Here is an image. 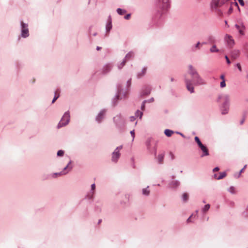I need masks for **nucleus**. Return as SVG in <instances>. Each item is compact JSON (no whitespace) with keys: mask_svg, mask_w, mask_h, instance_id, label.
<instances>
[{"mask_svg":"<svg viewBox=\"0 0 248 248\" xmlns=\"http://www.w3.org/2000/svg\"><path fill=\"white\" fill-rule=\"evenodd\" d=\"M170 6V0H156V19L160 22Z\"/></svg>","mask_w":248,"mask_h":248,"instance_id":"1","label":"nucleus"},{"mask_svg":"<svg viewBox=\"0 0 248 248\" xmlns=\"http://www.w3.org/2000/svg\"><path fill=\"white\" fill-rule=\"evenodd\" d=\"M192 79L190 80L187 78L186 76H185V82L186 84V88L190 93H193L194 92V89L192 83V81L195 85L205 84L204 80L200 77L198 73L197 74V76L192 77Z\"/></svg>","mask_w":248,"mask_h":248,"instance_id":"2","label":"nucleus"},{"mask_svg":"<svg viewBox=\"0 0 248 248\" xmlns=\"http://www.w3.org/2000/svg\"><path fill=\"white\" fill-rule=\"evenodd\" d=\"M226 4H234L238 6V4L235 1V0H212L210 4L211 8L212 10H214L216 12H220V11L218 9V7H220Z\"/></svg>","mask_w":248,"mask_h":248,"instance_id":"3","label":"nucleus"},{"mask_svg":"<svg viewBox=\"0 0 248 248\" xmlns=\"http://www.w3.org/2000/svg\"><path fill=\"white\" fill-rule=\"evenodd\" d=\"M222 99L224 102L222 106L221 113L226 114L228 113L229 107V96L228 94L220 95L218 96L217 101Z\"/></svg>","mask_w":248,"mask_h":248,"instance_id":"4","label":"nucleus"},{"mask_svg":"<svg viewBox=\"0 0 248 248\" xmlns=\"http://www.w3.org/2000/svg\"><path fill=\"white\" fill-rule=\"evenodd\" d=\"M69 117H70V116H69V113L67 112H65L64 114L61 121L59 123V124L58 125V127L60 128V127L63 126L65 125L66 124H67L69 122Z\"/></svg>","mask_w":248,"mask_h":248,"instance_id":"5","label":"nucleus"},{"mask_svg":"<svg viewBox=\"0 0 248 248\" xmlns=\"http://www.w3.org/2000/svg\"><path fill=\"white\" fill-rule=\"evenodd\" d=\"M236 30L238 31L240 34L243 35L245 34V31L246 27L244 24L242 22H239L234 25Z\"/></svg>","mask_w":248,"mask_h":248,"instance_id":"6","label":"nucleus"},{"mask_svg":"<svg viewBox=\"0 0 248 248\" xmlns=\"http://www.w3.org/2000/svg\"><path fill=\"white\" fill-rule=\"evenodd\" d=\"M134 56V54L133 52H130L127 53L123 61L118 65V68L119 69L122 68V67L125 65L126 61L129 60L131 58H133Z\"/></svg>","mask_w":248,"mask_h":248,"instance_id":"7","label":"nucleus"},{"mask_svg":"<svg viewBox=\"0 0 248 248\" xmlns=\"http://www.w3.org/2000/svg\"><path fill=\"white\" fill-rule=\"evenodd\" d=\"M122 149V147H117L114 152L112 154V161L113 162H117L118 158L120 156V154L119 153L120 150Z\"/></svg>","mask_w":248,"mask_h":248,"instance_id":"8","label":"nucleus"},{"mask_svg":"<svg viewBox=\"0 0 248 248\" xmlns=\"http://www.w3.org/2000/svg\"><path fill=\"white\" fill-rule=\"evenodd\" d=\"M22 27V36L23 37H26L29 36V31L28 29V25L25 24L23 22H21Z\"/></svg>","mask_w":248,"mask_h":248,"instance_id":"9","label":"nucleus"},{"mask_svg":"<svg viewBox=\"0 0 248 248\" xmlns=\"http://www.w3.org/2000/svg\"><path fill=\"white\" fill-rule=\"evenodd\" d=\"M225 40L227 43L228 46L230 47H232L234 44V41L232 38V37L229 34H226L225 37Z\"/></svg>","mask_w":248,"mask_h":248,"instance_id":"10","label":"nucleus"},{"mask_svg":"<svg viewBox=\"0 0 248 248\" xmlns=\"http://www.w3.org/2000/svg\"><path fill=\"white\" fill-rule=\"evenodd\" d=\"M199 147L202 152L201 155V157H202L205 156H207L209 155L208 150L205 145L202 144V145L200 146Z\"/></svg>","mask_w":248,"mask_h":248,"instance_id":"11","label":"nucleus"},{"mask_svg":"<svg viewBox=\"0 0 248 248\" xmlns=\"http://www.w3.org/2000/svg\"><path fill=\"white\" fill-rule=\"evenodd\" d=\"M188 73L191 76V78L194 77L195 76H197V74L198 73L196 70L194 69L192 65H189L188 66Z\"/></svg>","mask_w":248,"mask_h":248,"instance_id":"12","label":"nucleus"},{"mask_svg":"<svg viewBox=\"0 0 248 248\" xmlns=\"http://www.w3.org/2000/svg\"><path fill=\"white\" fill-rule=\"evenodd\" d=\"M71 168H69V164L67 165L64 169L63 170L61 171V172L60 173H54L53 174V177H57V176H61V175H64L65 174H66L67 173L68 171H65V170L69 169V170H70L71 169Z\"/></svg>","mask_w":248,"mask_h":248,"instance_id":"13","label":"nucleus"},{"mask_svg":"<svg viewBox=\"0 0 248 248\" xmlns=\"http://www.w3.org/2000/svg\"><path fill=\"white\" fill-rule=\"evenodd\" d=\"M240 55V51L238 50H234L231 52V56L233 59H237Z\"/></svg>","mask_w":248,"mask_h":248,"instance_id":"14","label":"nucleus"},{"mask_svg":"<svg viewBox=\"0 0 248 248\" xmlns=\"http://www.w3.org/2000/svg\"><path fill=\"white\" fill-rule=\"evenodd\" d=\"M105 114V110H102L100 111V112L98 114L97 116L96 117V120L97 122L99 123L101 122L102 120L103 119L104 115Z\"/></svg>","mask_w":248,"mask_h":248,"instance_id":"15","label":"nucleus"},{"mask_svg":"<svg viewBox=\"0 0 248 248\" xmlns=\"http://www.w3.org/2000/svg\"><path fill=\"white\" fill-rule=\"evenodd\" d=\"M180 183L177 180H173L170 184V187L171 188H176L178 187Z\"/></svg>","mask_w":248,"mask_h":248,"instance_id":"16","label":"nucleus"},{"mask_svg":"<svg viewBox=\"0 0 248 248\" xmlns=\"http://www.w3.org/2000/svg\"><path fill=\"white\" fill-rule=\"evenodd\" d=\"M164 156H165L164 153H161L158 155L157 162L159 164H161L163 163Z\"/></svg>","mask_w":248,"mask_h":248,"instance_id":"17","label":"nucleus"},{"mask_svg":"<svg viewBox=\"0 0 248 248\" xmlns=\"http://www.w3.org/2000/svg\"><path fill=\"white\" fill-rule=\"evenodd\" d=\"M150 93V89L149 88H146L144 89H143L142 92H141V96H146Z\"/></svg>","mask_w":248,"mask_h":248,"instance_id":"18","label":"nucleus"},{"mask_svg":"<svg viewBox=\"0 0 248 248\" xmlns=\"http://www.w3.org/2000/svg\"><path fill=\"white\" fill-rule=\"evenodd\" d=\"M200 45L201 43L200 42H197V43L196 45L192 46L191 50L193 52H195L196 50L200 49L201 48Z\"/></svg>","mask_w":248,"mask_h":248,"instance_id":"19","label":"nucleus"},{"mask_svg":"<svg viewBox=\"0 0 248 248\" xmlns=\"http://www.w3.org/2000/svg\"><path fill=\"white\" fill-rule=\"evenodd\" d=\"M174 132L171 130L166 129L164 131V134L168 137H170Z\"/></svg>","mask_w":248,"mask_h":248,"instance_id":"20","label":"nucleus"},{"mask_svg":"<svg viewBox=\"0 0 248 248\" xmlns=\"http://www.w3.org/2000/svg\"><path fill=\"white\" fill-rule=\"evenodd\" d=\"M59 95H60V91L59 90H57L55 92V96L52 101V103H54L56 101V100L59 98Z\"/></svg>","mask_w":248,"mask_h":248,"instance_id":"21","label":"nucleus"},{"mask_svg":"<svg viewBox=\"0 0 248 248\" xmlns=\"http://www.w3.org/2000/svg\"><path fill=\"white\" fill-rule=\"evenodd\" d=\"M182 200L184 202H186L188 199V195L186 193H183L182 195Z\"/></svg>","mask_w":248,"mask_h":248,"instance_id":"22","label":"nucleus"},{"mask_svg":"<svg viewBox=\"0 0 248 248\" xmlns=\"http://www.w3.org/2000/svg\"><path fill=\"white\" fill-rule=\"evenodd\" d=\"M210 51L211 52H217L219 50L217 48L216 45H214L211 47Z\"/></svg>","mask_w":248,"mask_h":248,"instance_id":"23","label":"nucleus"},{"mask_svg":"<svg viewBox=\"0 0 248 248\" xmlns=\"http://www.w3.org/2000/svg\"><path fill=\"white\" fill-rule=\"evenodd\" d=\"M226 175L225 172H221L219 173V175L217 178V180H220L223 178Z\"/></svg>","mask_w":248,"mask_h":248,"instance_id":"24","label":"nucleus"},{"mask_svg":"<svg viewBox=\"0 0 248 248\" xmlns=\"http://www.w3.org/2000/svg\"><path fill=\"white\" fill-rule=\"evenodd\" d=\"M146 71V68H144L142 69V72L141 73H138V78H140L141 77H142L145 74Z\"/></svg>","mask_w":248,"mask_h":248,"instance_id":"25","label":"nucleus"},{"mask_svg":"<svg viewBox=\"0 0 248 248\" xmlns=\"http://www.w3.org/2000/svg\"><path fill=\"white\" fill-rule=\"evenodd\" d=\"M210 207V205L209 204H206L203 208L202 209V211L203 212H206L209 210Z\"/></svg>","mask_w":248,"mask_h":248,"instance_id":"26","label":"nucleus"},{"mask_svg":"<svg viewBox=\"0 0 248 248\" xmlns=\"http://www.w3.org/2000/svg\"><path fill=\"white\" fill-rule=\"evenodd\" d=\"M228 191L230 192L232 194H235V188L232 186H230L228 189Z\"/></svg>","mask_w":248,"mask_h":248,"instance_id":"27","label":"nucleus"},{"mask_svg":"<svg viewBox=\"0 0 248 248\" xmlns=\"http://www.w3.org/2000/svg\"><path fill=\"white\" fill-rule=\"evenodd\" d=\"M117 13L120 15H123L126 13L125 10H123L121 8H118L117 10Z\"/></svg>","mask_w":248,"mask_h":248,"instance_id":"28","label":"nucleus"},{"mask_svg":"<svg viewBox=\"0 0 248 248\" xmlns=\"http://www.w3.org/2000/svg\"><path fill=\"white\" fill-rule=\"evenodd\" d=\"M194 140L195 142H196V143L198 144L199 147L202 144L199 137L196 136L194 138Z\"/></svg>","mask_w":248,"mask_h":248,"instance_id":"29","label":"nucleus"},{"mask_svg":"<svg viewBox=\"0 0 248 248\" xmlns=\"http://www.w3.org/2000/svg\"><path fill=\"white\" fill-rule=\"evenodd\" d=\"M142 114L143 113L141 111H140L139 110H138L135 113V115L136 117H139L141 119L142 117Z\"/></svg>","mask_w":248,"mask_h":248,"instance_id":"30","label":"nucleus"},{"mask_svg":"<svg viewBox=\"0 0 248 248\" xmlns=\"http://www.w3.org/2000/svg\"><path fill=\"white\" fill-rule=\"evenodd\" d=\"M142 193H143V194H144L145 195H148L150 193V191L149 190H148L147 188H144V189H143V190H142Z\"/></svg>","mask_w":248,"mask_h":248,"instance_id":"31","label":"nucleus"},{"mask_svg":"<svg viewBox=\"0 0 248 248\" xmlns=\"http://www.w3.org/2000/svg\"><path fill=\"white\" fill-rule=\"evenodd\" d=\"M208 40L210 43H213L215 42V39L213 36H209L208 38Z\"/></svg>","mask_w":248,"mask_h":248,"instance_id":"32","label":"nucleus"},{"mask_svg":"<svg viewBox=\"0 0 248 248\" xmlns=\"http://www.w3.org/2000/svg\"><path fill=\"white\" fill-rule=\"evenodd\" d=\"M220 86L221 88H223L226 86L225 80L222 81L220 82Z\"/></svg>","mask_w":248,"mask_h":248,"instance_id":"33","label":"nucleus"},{"mask_svg":"<svg viewBox=\"0 0 248 248\" xmlns=\"http://www.w3.org/2000/svg\"><path fill=\"white\" fill-rule=\"evenodd\" d=\"M64 152L62 150H59L57 153L58 156H62L63 155Z\"/></svg>","mask_w":248,"mask_h":248,"instance_id":"34","label":"nucleus"},{"mask_svg":"<svg viewBox=\"0 0 248 248\" xmlns=\"http://www.w3.org/2000/svg\"><path fill=\"white\" fill-rule=\"evenodd\" d=\"M236 66L238 69V70L240 72L242 71V70L241 66L239 63H237L236 65Z\"/></svg>","mask_w":248,"mask_h":248,"instance_id":"35","label":"nucleus"},{"mask_svg":"<svg viewBox=\"0 0 248 248\" xmlns=\"http://www.w3.org/2000/svg\"><path fill=\"white\" fill-rule=\"evenodd\" d=\"M232 5H231V6L230 7L228 11V14L229 15L231 14L232 11H233V9H232Z\"/></svg>","mask_w":248,"mask_h":248,"instance_id":"36","label":"nucleus"},{"mask_svg":"<svg viewBox=\"0 0 248 248\" xmlns=\"http://www.w3.org/2000/svg\"><path fill=\"white\" fill-rule=\"evenodd\" d=\"M246 167H247V165H245V166H244V167H243V169H242L240 170V172H239V175H238V176H239V177L241 175V173H242V172L243 171V170L246 169Z\"/></svg>","mask_w":248,"mask_h":248,"instance_id":"37","label":"nucleus"},{"mask_svg":"<svg viewBox=\"0 0 248 248\" xmlns=\"http://www.w3.org/2000/svg\"><path fill=\"white\" fill-rule=\"evenodd\" d=\"M130 134L131 135V136H132V140H134V138H135V133H134V130H132L130 132Z\"/></svg>","mask_w":248,"mask_h":248,"instance_id":"38","label":"nucleus"},{"mask_svg":"<svg viewBox=\"0 0 248 248\" xmlns=\"http://www.w3.org/2000/svg\"><path fill=\"white\" fill-rule=\"evenodd\" d=\"M240 4L242 6H244L245 3L243 0H238Z\"/></svg>","mask_w":248,"mask_h":248,"instance_id":"39","label":"nucleus"},{"mask_svg":"<svg viewBox=\"0 0 248 248\" xmlns=\"http://www.w3.org/2000/svg\"><path fill=\"white\" fill-rule=\"evenodd\" d=\"M225 59H226V62H227V63L230 64V63H231V62H230V61L229 60L228 57L227 55H226V56H225Z\"/></svg>","mask_w":248,"mask_h":248,"instance_id":"40","label":"nucleus"},{"mask_svg":"<svg viewBox=\"0 0 248 248\" xmlns=\"http://www.w3.org/2000/svg\"><path fill=\"white\" fill-rule=\"evenodd\" d=\"M130 16H131V15L130 14H127L125 16H124V18L125 19H129L130 18Z\"/></svg>","mask_w":248,"mask_h":248,"instance_id":"41","label":"nucleus"},{"mask_svg":"<svg viewBox=\"0 0 248 248\" xmlns=\"http://www.w3.org/2000/svg\"><path fill=\"white\" fill-rule=\"evenodd\" d=\"M245 121V116H244V118L240 121V124H243Z\"/></svg>","mask_w":248,"mask_h":248,"instance_id":"42","label":"nucleus"},{"mask_svg":"<svg viewBox=\"0 0 248 248\" xmlns=\"http://www.w3.org/2000/svg\"><path fill=\"white\" fill-rule=\"evenodd\" d=\"M220 78L222 79V81L225 80V77H224V75L223 74L221 75L220 76Z\"/></svg>","mask_w":248,"mask_h":248,"instance_id":"43","label":"nucleus"},{"mask_svg":"<svg viewBox=\"0 0 248 248\" xmlns=\"http://www.w3.org/2000/svg\"><path fill=\"white\" fill-rule=\"evenodd\" d=\"M219 170V168L217 167L213 169V171H218Z\"/></svg>","mask_w":248,"mask_h":248,"instance_id":"44","label":"nucleus"},{"mask_svg":"<svg viewBox=\"0 0 248 248\" xmlns=\"http://www.w3.org/2000/svg\"><path fill=\"white\" fill-rule=\"evenodd\" d=\"M91 187H92V189L93 190L95 189V184H93V185H92Z\"/></svg>","mask_w":248,"mask_h":248,"instance_id":"45","label":"nucleus"},{"mask_svg":"<svg viewBox=\"0 0 248 248\" xmlns=\"http://www.w3.org/2000/svg\"><path fill=\"white\" fill-rule=\"evenodd\" d=\"M170 79L171 82H173V81H175V79L172 77H171Z\"/></svg>","mask_w":248,"mask_h":248,"instance_id":"46","label":"nucleus"},{"mask_svg":"<svg viewBox=\"0 0 248 248\" xmlns=\"http://www.w3.org/2000/svg\"><path fill=\"white\" fill-rule=\"evenodd\" d=\"M141 109H142V110H144V104L141 106Z\"/></svg>","mask_w":248,"mask_h":248,"instance_id":"47","label":"nucleus"},{"mask_svg":"<svg viewBox=\"0 0 248 248\" xmlns=\"http://www.w3.org/2000/svg\"><path fill=\"white\" fill-rule=\"evenodd\" d=\"M176 133H177V134H180V135H181L182 137H184V135L182 133H180V132H176Z\"/></svg>","mask_w":248,"mask_h":248,"instance_id":"48","label":"nucleus"},{"mask_svg":"<svg viewBox=\"0 0 248 248\" xmlns=\"http://www.w3.org/2000/svg\"><path fill=\"white\" fill-rule=\"evenodd\" d=\"M150 141V140L148 139L147 141H146V144H147V146H149V142Z\"/></svg>","mask_w":248,"mask_h":248,"instance_id":"49","label":"nucleus"},{"mask_svg":"<svg viewBox=\"0 0 248 248\" xmlns=\"http://www.w3.org/2000/svg\"><path fill=\"white\" fill-rule=\"evenodd\" d=\"M191 216H190V217H189V218L187 219V222H190V218H191Z\"/></svg>","mask_w":248,"mask_h":248,"instance_id":"50","label":"nucleus"},{"mask_svg":"<svg viewBox=\"0 0 248 248\" xmlns=\"http://www.w3.org/2000/svg\"><path fill=\"white\" fill-rule=\"evenodd\" d=\"M101 48L100 47H99V46H97V48H96V49L97 50H99Z\"/></svg>","mask_w":248,"mask_h":248,"instance_id":"51","label":"nucleus"},{"mask_svg":"<svg viewBox=\"0 0 248 248\" xmlns=\"http://www.w3.org/2000/svg\"><path fill=\"white\" fill-rule=\"evenodd\" d=\"M134 117H131V121H134Z\"/></svg>","mask_w":248,"mask_h":248,"instance_id":"52","label":"nucleus"},{"mask_svg":"<svg viewBox=\"0 0 248 248\" xmlns=\"http://www.w3.org/2000/svg\"><path fill=\"white\" fill-rule=\"evenodd\" d=\"M206 43L205 42H202V45H204V44H206Z\"/></svg>","mask_w":248,"mask_h":248,"instance_id":"53","label":"nucleus"},{"mask_svg":"<svg viewBox=\"0 0 248 248\" xmlns=\"http://www.w3.org/2000/svg\"><path fill=\"white\" fill-rule=\"evenodd\" d=\"M101 222V220H99L98 223H100Z\"/></svg>","mask_w":248,"mask_h":248,"instance_id":"54","label":"nucleus"},{"mask_svg":"<svg viewBox=\"0 0 248 248\" xmlns=\"http://www.w3.org/2000/svg\"><path fill=\"white\" fill-rule=\"evenodd\" d=\"M151 101H152V102H153V101H154V99H153V98H152V99H151Z\"/></svg>","mask_w":248,"mask_h":248,"instance_id":"55","label":"nucleus"},{"mask_svg":"<svg viewBox=\"0 0 248 248\" xmlns=\"http://www.w3.org/2000/svg\"><path fill=\"white\" fill-rule=\"evenodd\" d=\"M225 24H227V21H225Z\"/></svg>","mask_w":248,"mask_h":248,"instance_id":"56","label":"nucleus"},{"mask_svg":"<svg viewBox=\"0 0 248 248\" xmlns=\"http://www.w3.org/2000/svg\"><path fill=\"white\" fill-rule=\"evenodd\" d=\"M203 203H205V201L204 200V201H203Z\"/></svg>","mask_w":248,"mask_h":248,"instance_id":"57","label":"nucleus"},{"mask_svg":"<svg viewBox=\"0 0 248 248\" xmlns=\"http://www.w3.org/2000/svg\"><path fill=\"white\" fill-rule=\"evenodd\" d=\"M214 176H215V177H217V175L216 174H215Z\"/></svg>","mask_w":248,"mask_h":248,"instance_id":"58","label":"nucleus"},{"mask_svg":"<svg viewBox=\"0 0 248 248\" xmlns=\"http://www.w3.org/2000/svg\"><path fill=\"white\" fill-rule=\"evenodd\" d=\"M247 77L248 78V75H247Z\"/></svg>","mask_w":248,"mask_h":248,"instance_id":"59","label":"nucleus"}]
</instances>
